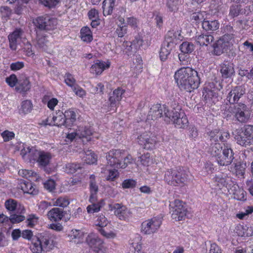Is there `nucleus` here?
<instances>
[{
  "mask_svg": "<svg viewBox=\"0 0 253 253\" xmlns=\"http://www.w3.org/2000/svg\"><path fill=\"white\" fill-rule=\"evenodd\" d=\"M0 11L2 18L7 20L11 16L12 10L7 6H1Z\"/></svg>",
  "mask_w": 253,
  "mask_h": 253,
  "instance_id": "59",
  "label": "nucleus"
},
{
  "mask_svg": "<svg viewBox=\"0 0 253 253\" xmlns=\"http://www.w3.org/2000/svg\"><path fill=\"white\" fill-rule=\"evenodd\" d=\"M162 223L161 217H153L143 221L141 224V232L145 235L156 233Z\"/></svg>",
  "mask_w": 253,
  "mask_h": 253,
  "instance_id": "7",
  "label": "nucleus"
},
{
  "mask_svg": "<svg viewBox=\"0 0 253 253\" xmlns=\"http://www.w3.org/2000/svg\"><path fill=\"white\" fill-rule=\"evenodd\" d=\"M230 186L227 190L229 194L233 196L234 199L241 201L244 200L246 192L244 189L240 187L234 181Z\"/></svg>",
  "mask_w": 253,
  "mask_h": 253,
  "instance_id": "19",
  "label": "nucleus"
},
{
  "mask_svg": "<svg viewBox=\"0 0 253 253\" xmlns=\"http://www.w3.org/2000/svg\"><path fill=\"white\" fill-rule=\"evenodd\" d=\"M165 121L167 124L172 123L178 128H184L188 126V121L181 106L177 105L173 110L165 113Z\"/></svg>",
  "mask_w": 253,
  "mask_h": 253,
  "instance_id": "4",
  "label": "nucleus"
},
{
  "mask_svg": "<svg viewBox=\"0 0 253 253\" xmlns=\"http://www.w3.org/2000/svg\"><path fill=\"white\" fill-rule=\"evenodd\" d=\"M220 24L217 20H205L202 23V28L206 31L211 32L219 29Z\"/></svg>",
  "mask_w": 253,
  "mask_h": 253,
  "instance_id": "37",
  "label": "nucleus"
},
{
  "mask_svg": "<svg viewBox=\"0 0 253 253\" xmlns=\"http://www.w3.org/2000/svg\"><path fill=\"white\" fill-rule=\"evenodd\" d=\"M91 205H88L86 210L88 213H94L99 211L100 210V205L99 203H96V202H91Z\"/></svg>",
  "mask_w": 253,
  "mask_h": 253,
  "instance_id": "60",
  "label": "nucleus"
},
{
  "mask_svg": "<svg viewBox=\"0 0 253 253\" xmlns=\"http://www.w3.org/2000/svg\"><path fill=\"white\" fill-rule=\"evenodd\" d=\"M92 131L90 128L86 127L80 126L75 131L69 133L67 135V138L70 140L77 138L82 139L84 143L91 140Z\"/></svg>",
  "mask_w": 253,
  "mask_h": 253,
  "instance_id": "11",
  "label": "nucleus"
},
{
  "mask_svg": "<svg viewBox=\"0 0 253 253\" xmlns=\"http://www.w3.org/2000/svg\"><path fill=\"white\" fill-rule=\"evenodd\" d=\"M86 242L94 252H98L103 248V241L94 233H91L88 234L86 237Z\"/></svg>",
  "mask_w": 253,
  "mask_h": 253,
  "instance_id": "15",
  "label": "nucleus"
},
{
  "mask_svg": "<svg viewBox=\"0 0 253 253\" xmlns=\"http://www.w3.org/2000/svg\"><path fill=\"white\" fill-rule=\"evenodd\" d=\"M53 205L54 206L66 207L70 202L68 199L65 197H60L57 199H52Z\"/></svg>",
  "mask_w": 253,
  "mask_h": 253,
  "instance_id": "45",
  "label": "nucleus"
},
{
  "mask_svg": "<svg viewBox=\"0 0 253 253\" xmlns=\"http://www.w3.org/2000/svg\"><path fill=\"white\" fill-rule=\"evenodd\" d=\"M83 161L87 164H93L97 161L96 156L91 150H86L81 154Z\"/></svg>",
  "mask_w": 253,
  "mask_h": 253,
  "instance_id": "36",
  "label": "nucleus"
},
{
  "mask_svg": "<svg viewBox=\"0 0 253 253\" xmlns=\"http://www.w3.org/2000/svg\"><path fill=\"white\" fill-rule=\"evenodd\" d=\"M211 144L218 143L219 141L224 142L229 137V133L228 132H221L214 130L211 132L210 134Z\"/></svg>",
  "mask_w": 253,
  "mask_h": 253,
  "instance_id": "28",
  "label": "nucleus"
},
{
  "mask_svg": "<svg viewBox=\"0 0 253 253\" xmlns=\"http://www.w3.org/2000/svg\"><path fill=\"white\" fill-rule=\"evenodd\" d=\"M60 2V0H39V3L49 8L55 7Z\"/></svg>",
  "mask_w": 253,
  "mask_h": 253,
  "instance_id": "54",
  "label": "nucleus"
},
{
  "mask_svg": "<svg viewBox=\"0 0 253 253\" xmlns=\"http://www.w3.org/2000/svg\"><path fill=\"white\" fill-rule=\"evenodd\" d=\"M169 111L165 105H161L160 104L153 105L150 109L147 120H156L162 117L165 118L166 112Z\"/></svg>",
  "mask_w": 253,
  "mask_h": 253,
  "instance_id": "13",
  "label": "nucleus"
},
{
  "mask_svg": "<svg viewBox=\"0 0 253 253\" xmlns=\"http://www.w3.org/2000/svg\"><path fill=\"white\" fill-rule=\"evenodd\" d=\"M81 38L85 42H89L92 41L93 38L90 29L87 27H84L81 30Z\"/></svg>",
  "mask_w": 253,
  "mask_h": 253,
  "instance_id": "42",
  "label": "nucleus"
},
{
  "mask_svg": "<svg viewBox=\"0 0 253 253\" xmlns=\"http://www.w3.org/2000/svg\"><path fill=\"white\" fill-rule=\"evenodd\" d=\"M225 114L226 117L233 115L236 120L241 123H246L251 119V111L248 107L243 103H239L230 106Z\"/></svg>",
  "mask_w": 253,
  "mask_h": 253,
  "instance_id": "6",
  "label": "nucleus"
},
{
  "mask_svg": "<svg viewBox=\"0 0 253 253\" xmlns=\"http://www.w3.org/2000/svg\"><path fill=\"white\" fill-rule=\"evenodd\" d=\"M214 170L213 165L210 162H207L202 170V174L204 176L211 174Z\"/></svg>",
  "mask_w": 253,
  "mask_h": 253,
  "instance_id": "52",
  "label": "nucleus"
},
{
  "mask_svg": "<svg viewBox=\"0 0 253 253\" xmlns=\"http://www.w3.org/2000/svg\"><path fill=\"white\" fill-rule=\"evenodd\" d=\"M141 237L139 234L135 235L130 243V253H140L141 249Z\"/></svg>",
  "mask_w": 253,
  "mask_h": 253,
  "instance_id": "34",
  "label": "nucleus"
},
{
  "mask_svg": "<svg viewBox=\"0 0 253 253\" xmlns=\"http://www.w3.org/2000/svg\"><path fill=\"white\" fill-rule=\"evenodd\" d=\"M123 154L120 150H110L106 156L108 165L115 168H125L126 167V163H122L121 162L124 158Z\"/></svg>",
  "mask_w": 253,
  "mask_h": 253,
  "instance_id": "8",
  "label": "nucleus"
},
{
  "mask_svg": "<svg viewBox=\"0 0 253 253\" xmlns=\"http://www.w3.org/2000/svg\"><path fill=\"white\" fill-rule=\"evenodd\" d=\"M5 206L7 210L14 211L17 208V203L15 200L10 199L5 201Z\"/></svg>",
  "mask_w": 253,
  "mask_h": 253,
  "instance_id": "56",
  "label": "nucleus"
},
{
  "mask_svg": "<svg viewBox=\"0 0 253 253\" xmlns=\"http://www.w3.org/2000/svg\"><path fill=\"white\" fill-rule=\"evenodd\" d=\"M108 223V221L106 217L103 215L100 214L98 216L96 221L95 225L97 227H104L107 226Z\"/></svg>",
  "mask_w": 253,
  "mask_h": 253,
  "instance_id": "51",
  "label": "nucleus"
},
{
  "mask_svg": "<svg viewBox=\"0 0 253 253\" xmlns=\"http://www.w3.org/2000/svg\"><path fill=\"white\" fill-rule=\"evenodd\" d=\"M171 46L168 47L167 44L164 43L160 51V57L162 61H165L170 54Z\"/></svg>",
  "mask_w": 253,
  "mask_h": 253,
  "instance_id": "47",
  "label": "nucleus"
},
{
  "mask_svg": "<svg viewBox=\"0 0 253 253\" xmlns=\"http://www.w3.org/2000/svg\"><path fill=\"white\" fill-rule=\"evenodd\" d=\"M53 240L50 234L43 232L37 234L33 239L32 251L33 253H46L51 249Z\"/></svg>",
  "mask_w": 253,
  "mask_h": 253,
  "instance_id": "5",
  "label": "nucleus"
},
{
  "mask_svg": "<svg viewBox=\"0 0 253 253\" xmlns=\"http://www.w3.org/2000/svg\"><path fill=\"white\" fill-rule=\"evenodd\" d=\"M171 217L175 221L182 220L185 219L187 210L184 204L179 200H175L170 204Z\"/></svg>",
  "mask_w": 253,
  "mask_h": 253,
  "instance_id": "9",
  "label": "nucleus"
},
{
  "mask_svg": "<svg viewBox=\"0 0 253 253\" xmlns=\"http://www.w3.org/2000/svg\"><path fill=\"white\" fill-rule=\"evenodd\" d=\"M31 86L29 78L26 76H22L18 78V82L15 87V90L22 95H26L30 90Z\"/></svg>",
  "mask_w": 253,
  "mask_h": 253,
  "instance_id": "14",
  "label": "nucleus"
},
{
  "mask_svg": "<svg viewBox=\"0 0 253 253\" xmlns=\"http://www.w3.org/2000/svg\"><path fill=\"white\" fill-rule=\"evenodd\" d=\"M229 47L221 39H219L213 44V53L216 55H220L227 51Z\"/></svg>",
  "mask_w": 253,
  "mask_h": 253,
  "instance_id": "33",
  "label": "nucleus"
},
{
  "mask_svg": "<svg viewBox=\"0 0 253 253\" xmlns=\"http://www.w3.org/2000/svg\"><path fill=\"white\" fill-rule=\"evenodd\" d=\"M52 45L47 40L46 37L39 35L37 34L35 47L38 49L50 53L51 51Z\"/></svg>",
  "mask_w": 253,
  "mask_h": 253,
  "instance_id": "20",
  "label": "nucleus"
},
{
  "mask_svg": "<svg viewBox=\"0 0 253 253\" xmlns=\"http://www.w3.org/2000/svg\"><path fill=\"white\" fill-rule=\"evenodd\" d=\"M109 62H105L101 60H97L92 65L90 68V72L95 75H100L103 71L110 67Z\"/></svg>",
  "mask_w": 253,
  "mask_h": 253,
  "instance_id": "27",
  "label": "nucleus"
},
{
  "mask_svg": "<svg viewBox=\"0 0 253 253\" xmlns=\"http://www.w3.org/2000/svg\"><path fill=\"white\" fill-rule=\"evenodd\" d=\"M180 50L182 53L189 54L192 52L194 49V45L190 42H184L180 45Z\"/></svg>",
  "mask_w": 253,
  "mask_h": 253,
  "instance_id": "44",
  "label": "nucleus"
},
{
  "mask_svg": "<svg viewBox=\"0 0 253 253\" xmlns=\"http://www.w3.org/2000/svg\"><path fill=\"white\" fill-rule=\"evenodd\" d=\"M23 31L21 29H16L12 33L8 36L9 47L13 50H15L17 48V40L21 38Z\"/></svg>",
  "mask_w": 253,
  "mask_h": 253,
  "instance_id": "30",
  "label": "nucleus"
},
{
  "mask_svg": "<svg viewBox=\"0 0 253 253\" xmlns=\"http://www.w3.org/2000/svg\"><path fill=\"white\" fill-rule=\"evenodd\" d=\"M182 37L179 31H169L166 36V42L168 47L171 46L173 43L176 44L179 41L182 40Z\"/></svg>",
  "mask_w": 253,
  "mask_h": 253,
  "instance_id": "25",
  "label": "nucleus"
},
{
  "mask_svg": "<svg viewBox=\"0 0 253 253\" xmlns=\"http://www.w3.org/2000/svg\"><path fill=\"white\" fill-rule=\"evenodd\" d=\"M33 108V105L30 100H26L21 103V110L24 114L30 113Z\"/></svg>",
  "mask_w": 253,
  "mask_h": 253,
  "instance_id": "49",
  "label": "nucleus"
},
{
  "mask_svg": "<svg viewBox=\"0 0 253 253\" xmlns=\"http://www.w3.org/2000/svg\"><path fill=\"white\" fill-rule=\"evenodd\" d=\"M6 83L11 87H15L17 84L18 79L14 74H12L10 76L7 77L5 79Z\"/></svg>",
  "mask_w": 253,
  "mask_h": 253,
  "instance_id": "58",
  "label": "nucleus"
},
{
  "mask_svg": "<svg viewBox=\"0 0 253 253\" xmlns=\"http://www.w3.org/2000/svg\"><path fill=\"white\" fill-rule=\"evenodd\" d=\"M213 40V37L211 35L201 34L196 36V42L201 46H207L211 43Z\"/></svg>",
  "mask_w": 253,
  "mask_h": 253,
  "instance_id": "39",
  "label": "nucleus"
},
{
  "mask_svg": "<svg viewBox=\"0 0 253 253\" xmlns=\"http://www.w3.org/2000/svg\"><path fill=\"white\" fill-rule=\"evenodd\" d=\"M111 210L114 211L115 214L121 220H126L130 213L127 208L121 204H114L111 207Z\"/></svg>",
  "mask_w": 253,
  "mask_h": 253,
  "instance_id": "17",
  "label": "nucleus"
},
{
  "mask_svg": "<svg viewBox=\"0 0 253 253\" xmlns=\"http://www.w3.org/2000/svg\"><path fill=\"white\" fill-rule=\"evenodd\" d=\"M125 92V90L122 87H118L113 91L109 97V102L112 107H116L119 104Z\"/></svg>",
  "mask_w": 253,
  "mask_h": 253,
  "instance_id": "24",
  "label": "nucleus"
},
{
  "mask_svg": "<svg viewBox=\"0 0 253 253\" xmlns=\"http://www.w3.org/2000/svg\"><path fill=\"white\" fill-rule=\"evenodd\" d=\"M219 68L220 73L222 78H230L235 74L233 64L228 61H224L220 64Z\"/></svg>",
  "mask_w": 253,
  "mask_h": 253,
  "instance_id": "21",
  "label": "nucleus"
},
{
  "mask_svg": "<svg viewBox=\"0 0 253 253\" xmlns=\"http://www.w3.org/2000/svg\"><path fill=\"white\" fill-rule=\"evenodd\" d=\"M174 79L181 90L191 92L197 88L200 84V78L197 72L189 67H183L174 74Z\"/></svg>",
  "mask_w": 253,
  "mask_h": 253,
  "instance_id": "1",
  "label": "nucleus"
},
{
  "mask_svg": "<svg viewBox=\"0 0 253 253\" xmlns=\"http://www.w3.org/2000/svg\"><path fill=\"white\" fill-rule=\"evenodd\" d=\"M1 135L4 141L7 142L14 138L15 134L12 131L6 130L1 133Z\"/></svg>",
  "mask_w": 253,
  "mask_h": 253,
  "instance_id": "63",
  "label": "nucleus"
},
{
  "mask_svg": "<svg viewBox=\"0 0 253 253\" xmlns=\"http://www.w3.org/2000/svg\"><path fill=\"white\" fill-rule=\"evenodd\" d=\"M166 6L169 11L171 12H176L182 4L181 0H167Z\"/></svg>",
  "mask_w": 253,
  "mask_h": 253,
  "instance_id": "40",
  "label": "nucleus"
},
{
  "mask_svg": "<svg viewBox=\"0 0 253 253\" xmlns=\"http://www.w3.org/2000/svg\"><path fill=\"white\" fill-rule=\"evenodd\" d=\"M233 134L234 135V138L237 140V143L240 145H241V144L240 143L239 140L241 139L242 141L246 140L245 136L242 132V129L235 130L233 132Z\"/></svg>",
  "mask_w": 253,
  "mask_h": 253,
  "instance_id": "62",
  "label": "nucleus"
},
{
  "mask_svg": "<svg viewBox=\"0 0 253 253\" xmlns=\"http://www.w3.org/2000/svg\"><path fill=\"white\" fill-rule=\"evenodd\" d=\"M66 120V127H69L76 120V112L73 109H70L66 111L63 114Z\"/></svg>",
  "mask_w": 253,
  "mask_h": 253,
  "instance_id": "35",
  "label": "nucleus"
},
{
  "mask_svg": "<svg viewBox=\"0 0 253 253\" xmlns=\"http://www.w3.org/2000/svg\"><path fill=\"white\" fill-rule=\"evenodd\" d=\"M242 132L246 138V140H239L241 146H246L247 145L253 144V126L251 125L245 126L242 128Z\"/></svg>",
  "mask_w": 253,
  "mask_h": 253,
  "instance_id": "23",
  "label": "nucleus"
},
{
  "mask_svg": "<svg viewBox=\"0 0 253 253\" xmlns=\"http://www.w3.org/2000/svg\"><path fill=\"white\" fill-rule=\"evenodd\" d=\"M40 153V151L35 148H30L27 147H24L21 150L20 154L25 161L32 162L37 161Z\"/></svg>",
  "mask_w": 253,
  "mask_h": 253,
  "instance_id": "16",
  "label": "nucleus"
},
{
  "mask_svg": "<svg viewBox=\"0 0 253 253\" xmlns=\"http://www.w3.org/2000/svg\"><path fill=\"white\" fill-rule=\"evenodd\" d=\"M206 12L205 11L197 12L193 13L191 16V19L193 22L196 24L202 22L205 20V16Z\"/></svg>",
  "mask_w": 253,
  "mask_h": 253,
  "instance_id": "46",
  "label": "nucleus"
},
{
  "mask_svg": "<svg viewBox=\"0 0 253 253\" xmlns=\"http://www.w3.org/2000/svg\"><path fill=\"white\" fill-rule=\"evenodd\" d=\"M123 46L124 48L123 52L128 56L133 54L136 51L131 42H126L123 44Z\"/></svg>",
  "mask_w": 253,
  "mask_h": 253,
  "instance_id": "48",
  "label": "nucleus"
},
{
  "mask_svg": "<svg viewBox=\"0 0 253 253\" xmlns=\"http://www.w3.org/2000/svg\"><path fill=\"white\" fill-rule=\"evenodd\" d=\"M39 218L35 214L29 215L26 221L28 227H33L37 223Z\"/></svg>",
  "mask_w": 253,
  "mask_h": 253,
  "instance_id": "55",
  "label": "nucleus"
},
{
  "mask_svg": "<svg viewBox=\"0 0 253 253\" xmlns=\"http://www.w3.org/2000/svg\"><path fill=\"white\" fill-rule=\"evenodd\" d=\"M64 215L63 210L58 208L52 209L47 213L48 219L52 221H58L61 220Z\"/></svg>",
  "mask_w": 253,
  "mask_h": 253,
  "instance_id": "32",
  "label": "nucleus"
},
{
  "mask_svg": "<svg viewBox=\"0 0 253 253\" xmlns=\"http://www.w3.org/2000/svg\"><path fill=\"white\" fill-rule=\"evenodd\" d=\"M138 143L144 149H153L157 142V138L150 132L142 133L137 137Z\"/></svg>",
  "mask_w": 253,
  "mask_h": 253,
  "instance_id": "12",
  "label": "nucleus"
},
{
  "mask_svg": "<svg viewBox=\"0 0 253 253\" xmlns=\"http://www.w3.org/2000/svg\"><path fill=\"white\" fill-rule=\"evenodd\" d=\"M139 158L141 164L144 166H149L152 163V159L149 153L142 155Z\"/></svg>",
  "mask_w": 253,
  "mask_h": 253,
  "instance_id": "61",
  "label": "nucleus"
},
{
  "mask_svg": "<svg viewBox=\"0 0 253 253\" xmlns=\"http://www.w3.org/2000/svg\"><path fill=\"white\" fill-rule=\"evenodd\" d=\"M46 121L45 125L57 126H64L66 127V120L62 113H60L56 116H53L50 122H48L49 121V118H48Z\"/></svg>",
  "mask_w": 253,
  "mask_h": 253,
  "instance_id": "31",
  "label": "nucleus"
},
{
  "mask_svg": "<svg viewBox=\"0 0 253 253\" xmlns=\"http://www.w3.org/2000/svg\"><path fill=\"white\" fill-rule=\"evenodd\" d=\"M220 39H221L227 45L230 47L233 44L234 36L231 34H225Z\"/></svg>",
  "mask_w": 253,
  "mask_h": 253,
  "instance_id": "64",
  "label": "nucleus"
},
{
  "mask_svg": "<svg viewBox=\"0 0 253 253\" xmlns=\"http://www.w3.org/2000/svg\"><path fill=\"white\" fill-rule=\"evenodd\" d=\"M36 28L40 31L50 30L54 28L57 22L56 19L48 16H39L33 20Z\"/></svg>",
  "mask_w": 253,
  "mask_h": 253,
  "instance_id": "10",
  "label": "nucleus"
},
{
  "mask_svg": "<svg viewBox=\"0 0 253 253\" xmlns=\"http://www.w3.org/2000/svg\"><path fill=\"white\" fill-rule=\"evenodd\" d=\"M21 189L24 193L30 194H36L35 189L30 182H24L21 186Z\"/></svg>",
  "mask_w": 253,
  "mask_h": 253,
  "instance_id": "50",
  "label": "nucleus"
},
{
  "mask_svg": "<svg viewBox=\"0 0 253 253\" xmlns=\"http://www.w3.org/2000/svg\"><path fill=\"white\" fill-rule=\"evenodd\" d=\"M65 83L66 84L71 87H74L76 85V80L74 79L73 76L70 73H66L65 75Z\"/></svg>",
  "mask_w": 253,
  "mask_h": 253,
  "instance_id": "53",
  "label": "nucleus"
},
{
  "mask_svg": "<svg viewBox=\"0 0 253 253\" xmlns=\"http://www.w3.org/2000/svg\"><path fill=\"white\" fill-rule=\"evenodd\" d=\"M51 158L52 156L50 153L40 151L36 162L40 168L43 169L45 171L49 172L46 167L50 164Z\"/></svg>",
  "mask_w": 253,
  "mask_h": 253,
  "instance_id": "22",
  "label": "nucleus"
},
{
  "mask_svg": "<svg viewBox=\"0 0 253 253\" xmlns=\"http://www.w3.org/2000/svg\"><path fill=\"white\" fill-rule=\"evenodd\" d=\"M235 172L238 176H243L245 173V168L243 164L240 162L235 164Z\"/></svg>",
  "mask_w": 253,
  "mask_h": 253,
  "instance_id": "57",
  "label": "nucleus"
},
{
  "mask_svg": "<svg viewBox=\"0 0 253 253\" xmlns=\"http://www.w3.org/2000/svg\"><path fill=\"white\" fill-rule=\"evenodd\" d=\"M115 0H104L102 8L103 14L105 16L110 15L113 12V8L115 6Z\"/></svg>",
  "mask_w": 253,
  "mask_h": 253,
  "instance_id": "41",
  "label": "nucleus"
},
{
  "mask_svg": "<svg viewBox=\"0 0 253 253\" xmlns=\"http://www.w3.org/2000/svg\"><path fill=\"white\" fill-rule=\"evenodd\" d=\"M164 180L169 185L183 187L189 180V172L182 167H175L164 172Z\"/></svg>",
  "mask_w": 253,
  "mask_h": 253,
  "instance_id": "2",
  "label": "nucleus"
},
{
  "mask_svg": "<svg viewBox=\"0 0 253 253\" xmlns=\"http://www.w3.org/2000/svg\"><path fill=\"white\" fill-rule=\"evenodd\" d=\"M84 236V233L82 230L73 229L71 231L69 236L71 241L76 243H80L83 242Z\"/></svg>",
  "mask_w": 253,
  "mask_h": 253,
  "instance_id": "38",
  "label": "nucleus"
},
{
  "mask_svg": "<svg viewBox=\"0 0 253 253\" xmlns=\"http://www.w3.org/2000/svg\"><path fill=\"white\" fill-rule=\"evenodd\" d=\"M208 152L215 158L217 163L220 166H229L234 159L233 150L228 146H224L223 148L219 143L211 144Z\"/></svg>",
  "mask_w": 253,
  "mask_h": 253,
  "instance_id": "3",
  "label": "nucleus"
},
{
  "mask_svg": "<svg viewBox=\"0 0 253 253\" xmlns=\"http://www.w3.org/2000/svg\"><path fill=\"white\" fill-rule=\"evenodd\" d=\"M245 93V89L241 86L235 87L228 93L227 100L230 104H234Z\"/></svg>",
  "mask_w": 253,
  "mask_h": 253,
  "instance_id": "18",
  "label": "nucleus"
},
{
  "mask_svg": "<svg viewBox=\"0 0 253 253\" xmlns=\"http://www.w3.org/2000/svg\"><path fill=\"white\" fill-rule=\"evenodd\" d=\"M83 168L82 164L77 163H68L64 168L65 171L68 173L73 174L78 169H81Z\"/></svg>",
  "mask_w": 253,
  "mask_h": 253,
  "instance_id": "43",
  "label": "nucleus"
},
{
  "mask_svg": "<svg viewBox=\"0 0 253 253\" xmlns=\"http://www.w3.org/2000/svg\"><path fill=\"white\" fill-rule=\"evenodd\" d=\"M89 189L90 191V202H96L97 194L98 192V186L95 181V176L91 174L89 177Z\"/></svg>",
  "mask_w": 253,
  "mask_h": 253,
  "instance_id": "26",
  "label": "nucleus"
},
{
  "mask_svg": "<svg viewBox=\"0 0 253 253\" xmlns=\"http://www.w3.org/2000/svg\"><path fill=\"white\" fill-rule=\"evenodd\" d=\"M213 180L215 182L217 183L218 185H221L225 186L227 189L230 186V185L233 183V181L230 177L222 173L216 174Z\"/></svg>",
  "mask_w": 253,
  "mask_h": 253,
  "instance_id": "29",
  "label": "nucleus"
}]
</instances>
